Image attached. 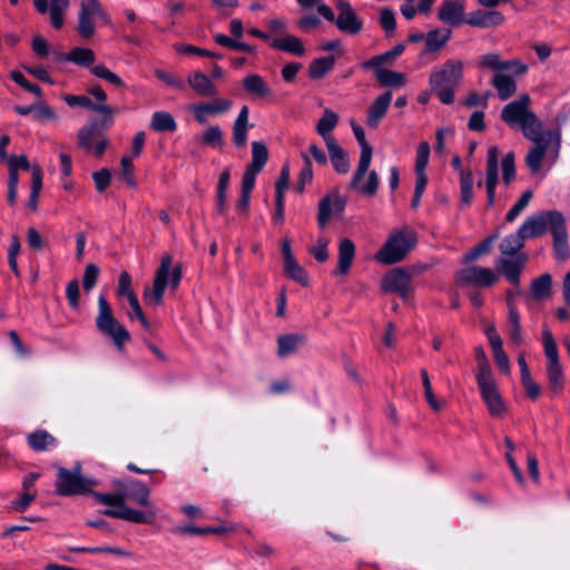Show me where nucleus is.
<instances>
[{
    "label": "nucleus",
    "mask_w": 570,
    "mask_h": 570,
    "mask_svg": "<svg viewBox=\"0 0 570 570\" xmlns=\"http://www.w3.org/2000/svg\"><path fill=\"white\" fill-rule=\"evenodd\" d=\"M183 277L181 264L173 266V258L166 254L161 257L160 265L155 273L153 287H145L144 302L147 306L157 307L164 302V294L168 285L171 292H176Z\"/></svg>",
    "instance_id": "obj_1"
},
{
    "label": "nucleus",
    "mask_w": 570,
    "mask_h": 570,
    "mask_svg": "<svg viewBox=\"0 0 570 570\" xmlns=\"http://www.w3.org/2000/svg\"><path fill=\"white\" fill-rule=\"evenodd\" d=\"M463 78V62L458 59L445 61L441 69L430 76V88L442 104L450 105L454 101L455 88Z\"/></svg>",
    "instance_id": "obj_2"
},
{
    "label": "nucleus",
    "mask_w": 570,
    "mask_h": 570,
    "mask_svg": "<svg viewBox=\"0 0 570 570\" xmlns=\"http://www.w3.org/2000/svg\"><path fill=\"white\" fill-rule=\"evenodd\" d=\"M416 244V234L413 229L405 227L401 230H393L385 244L376 253L377 262L385 265H393L409 254Z\"/></svg>",
    "instance_id": "obj_3"
},
{
    "label": "nucleus",
    "mask_w": 570,
    "mask_h": 570,
    "mask_svg": "<svg viewBox=\"0 0 570 570\" xmlns=\"http://www.w3.org/2000/svg\"><path fill=\"white\" fill-rule=\"evenodd\" d=\"M96 327L101 335L109 337L120 352L125 348V344L131 340L129 332L115 317L110 304L102 295L98 297Z\"/></svg>",
    "instance_id": "obj_4"
},
{
    "label": "nucleus",
    "mask_w": 570,
    "mask_h": 570,
    "mask_svg": "<svg viewBox=\"0 0 570 570\" xmlns=\"http://www.w3.org/2000/svg\"><path fill=\"white\" fill-rule=\"evenodd\" d=\"M95 485H97V481L80 475V464H77L73 471L65 468L58 470L56 492L61 497L86 494Z\"/></svg>",
    "instance_id": "obj_5"
},
{
    "label": "nucleus",
    "mask_w": 570,
    "mask_h": 570,
    "mask_svg": "<svg viewBox=\"0 0 570 570\" xmlns=\"http://www.w3.org/2000/svg\"><path fill=\"white\" fill-rule=\"evenodd\" d=\"M454 279L460 287L489 288L498 282L499 276L489 267L475 265L458 271Z\"/></svg>",
    "instance_id": "obj_6"
},
{
    "label": "nucleus",
    "mask_w": 570,
    "mask_h": 570,
    "mask_svg": "<svg viewBox=\"0 0 570 570\" xmlns=\"http://www.w3.org/2000/svg\"><path fill=\"white\" fill-rule=\"evenodd\" d=\"M102 119H92L81 127L77 134L78 147L85 150H91L92 142L106 137L105 132L114 122L115 112H101Z\"/></svg>",
    "instance_id": "obj_7"
},
{
    "label": "nucleus",
    "mask_w": 570,
    "mask_h": 570,
    "mask_svg": "<svg viewBox=\"0 0 570 570\" xmlns=\"http://www.w3.org/2000/svg\"><path fill=\"white\" fill-rule=\"evenodd\" d=\"M550 232L553 236V250L556 258L567 261L570 256L568 234L563 215L557 210L549 212Z\"/></svg>",
    "instance_id": "obj_8"
},
{
    "label": "nucleus",
    "mask_w": 570,
    "mask_h": 570,
    "mask_svg": "<svg viewBox=\"0 0 570 570\" xmlns=\"http://www.w3.org/2000/svg\"><path fill=\"white\" fill-rule=\"evenodd\" d=\"M351 127L355 135V138L357 139V141L361 146V155H360L358 165H357V168H356V170L350 181V185H348L350 188H356L358 185V181L363 179L364 175L366 174V171L370 168L373 148L366 141L365 132L360 125H357L354 120H352Z\"/></svg>",
    "instance_id": "obj_9"
},
{
    "label": "nucleus",
    "mask_w": 570,
    "mask_h": 570,
    "mask_svg": "<svg viewBox=\"0 0 570 570\" xmlns=\"http://www.w3.org/2000/svg\"><path fill=\"white\" fill-rule=\"evenodd\" d=\"M481 397L489 413L493 417H501L505 412V405L493 376L476 381Z\"/></svg>",
    "instance_id": "obj_10"
},
{
    "label": "nucleus",
    "mask_w": 570,
    "mask_h": 570,
    "mask_svg": "<svg viewBox=\"0 0 570 570\" xmlns=\"http://www.w3.org/2000/svg\"><path fill=\"white\" fill-rule=\"evenodd\" d=\"M381 288L384 293H395L407 299L412 293L411 275L404 268H394L382 278Z\"/></svg>",
    "instance_id": "obj_11"
},
{
    "label": "nucleus",
    "mask_w": 570,
    "mask_h": 570,
    "mask_svg": "<svg viewBox=\"0 0 570 570\" xmlns=\"http://www.w3.org/2000/svg\"><path fill=\"white\" fill-rule=\"evenodd\" d=\"M338 16L335 19L337 29L347 35H357L363 29L362 20L356 16L352 6L345 0H336Z\"/></svg>",
    "instance_id": "obj_12"
},
{
    "label": "nucleus",
    "mask_w": 570,
    "mask_h": 570,
    "mask_svg": "<svg viewBox=\"0 0 570 570\" xmlns=\"http://www.w3.org/2000/svg\"><path fill=\"white\" fill-rule=\"evenodd\" d=\"M530 102L529 95H522L518 100L507 104L501 111V119L510 127H521L531 114Z\"/></svg>",
    "instance_id": "obj_13"
},
{
    "label": "nucleus",
    "mask_w": 570,
    "mask_h": 570,
    "mask_svg": "<svg viewBox=\"0 0 570 570\" xmlns=\"http://www.w3.org/2000/svg\"><path fill=\"white\" fill-rule=\"evenodd\" d=\"M528 256L519 254L515 258L501 257L495 262L497 269L515 287V293H521L520 275L524 268Z\"/></svg>",
    "instance_id": "obj_14"
},
{
    "label": "nucleus",
    "mask_w": 570,
    "mask_h": 570,
    "mask_svg": "<svg viewBox=\"0 0 570 570\" xmlns=\"http://www.w3.org/2000/svg\"><path fill=\"white\" fill-rule=\"evenodd\" d=\"M346 198L341 196L337 190L325 195L318 203L317 223L324 228L331 219L333 213L344 212Z\"/></svg>",
    "instance_id": "obj_15"
},
{
    "label": "nucleus",
    "mask_w": 570,
    "mask_h": 570,
    "mask_svg": "<svg viewBox=\"0 0 570 570\" xmlns=\"http://www.w3.org/2000/svg\"><path fill=\"white\" fill-rule=\"evenodd\" d=\"M98 0H83L80 6L77 31L80 37L89 39L95 33L94 18L97 12Z\"/></svg>",
    "instance_id": "obj_16"
},
{
    "label": "nucleus",
    "mask_w": 570,
    "mask_h": 570,
    "mask_svg": "<svg viewBox=\"0 0 570 570\" xmlns=\"http://www.w3.org/2000/svg\"><path fill=\"white\" fill-rule=\"evenodd\" d=\"M104 514L107 517L121 519L138 524H151L156 520V513L153 510L140 511L127 507L125 503L120 510L106 509Z\"/></svg>",
    "instance_id": "obj_17"
},
{
    "label": "nucleus",
    "mask_w": 570,
    "mask_h": 570,
    "mask_svg": "<svg viewBox=\"0 0 570 570\" xmlns=\"http://www.w3.org/2000/svg\"><path fill=\"white\" fill-rule=\"evenodd\" d=\"M232 106L229 99H217L214 102L190 105L189 110L193 112L195 119L204 125L207 122V115H218L226 112Z\"/></svg>",
    "instance_id": "obj_18"
},
{
    "label": "nucleus",
    "mask_w": 570,
    "mask_h": 570,
    "mask_svg": "<svg viewBox=\"0 0 570 570\" xmlns=\"http://www.w3.org/2000/svg\"><path fill=\"white\" fill-rule=\"evenodd\" d=\"M391 101H392V92L385 91L384 94H382L377 98H375V100L371 104V106L367 109V116H366V125L370 128H372V129L377 128L381 120L385 117Z\"/></svg>",
    "instance_id": "obj_19"
},
{
    "label": "nucleus",
    "mask_w": 570,
    "mask_h": 570,
    "mask_svg": "<svg viewBox=\"0 0 570 570\" xmlns=\"http://www.w3.org/2000/svg\"><path fill=\"white\" fill-rule=\"evenodd\" d=\"M149 489L146 484L140 481L130 480L126 483L125 489L120 491V494L124 498V503L126 500H129L141 507H150L151 503L149 501Z\"/></svg>",
    "instance_id": "obj_20"
},
{
    "label": "nucleus",
    "mask_w": 570,
    "mask_h": 570,
    "mask_svg": "<svg viewBox=\"0 0 570 570\" xmlns=\"http://www.w3.org/2000/svg\"><path fill=\"white\" fill-rule=\"evenodd\" d=\"M550 230L549 212L529 217L519 228L523 237L535 238Z\"/></svg>",
    "instance_id": "obj_21"
},
{
    "label": "nucleus",
    "mask_w": 570,
    "mask_h": 570,
    "mask_svg": "<svg viewBox=\"0 0 570 570\" xmlns=\"http://www.w3.org/2000/svg\"><path fill=\"white\" fill-rule=\"evenodd\" d=\"M520 128L522 129L523 136L533 142L551 140L552 138V131H543V125L533 111L528 115Z\"/></svg>",
    "instance_id": "obj_22"
},
{
    "label": "nucleus",
    "mask_w": 570,
    "mask_h": 570,
    "mask_svg": "<svg viewBox=\"0 0 570 570\" xmlns=\"http://www.w3.org/2000/svg\"><path fill=\"white\" fill-rule=\"evenodd\" d=\"M504 21V16L500 11L475 10L469 13L465 22L472 27L490 28L500 26Z\"/></svg>",
    "instance_id": "obj_23"
},
{
    "label": "nucleus",
    "mask_w": 570,
    "mask_h": 570,
    "mask_svg": "<svg viewBox=\"0 0 570 570\" xmlns=\"http://www.w3.org/2000/svg\"><path fill=\"white\" fill-rule=\"evenodd\" d=\"M438 18L452 26H459L464 19V7L462 3L453 0H445L439 8Z\"/></svg>",
    "instance_id": "obj_24"
},
{
    "label": "nucleus",
    "mask_w": 570,
    "mask_h": 570,
    "mask_svg": "<svg viewBox=\"0 0 570 570\" xmlns=\"http://www.w3.org/2000/svg\"><path fill=\"white\" fill-rule=\"evenodd\" d=\"M325 144L334 169L340 174H346L350 170V160L345 150L334 137H325Z\"/></svg>",
    "instance_id": "obj_25"
},
{
    "label": "nucleus",
    "mask_w": 570,
    "mask_h": 570,
    "mask_svg": "<svg viewBox=\"0 0 570 570\" xmlns=\"http://www.w3.org/2000/svg\"><path fill=\"white\" fill-rule=\"evenodd\" d=\"M249 109L243 106L233 125V142L237 148H244L247 144V130L253 125L248 122Z\"/></svg>",
    "instance_id": "obj_26"
},
{
    "label": "nucleus",
    "mask_w": 570,
    "mask_h": 570,
    "mask_svg": "<svg viewBox=\"0 0 570 570\" xmlns=\"http://www.w3.org/2000/svg\"><path fill=\"white\" fill-rule=\"evenodd\" d=\"M187 81L199 96L214 97L217 95L215 83L202 71L189 73Z\"/></svg>",
    "instance_id": "obj_27"
},
{
    "label": "nucleus",
    "mask_w": 570,
    "mask_h": 570,
    "mask_svg": "<svg viewBox=\"0 0 570 570\" xmlns=\"http://www.w3.org/2000/svg\"><path fill=\"white\" fill-rule=\"evenodd\" d=\"M355 257V245L350 238H343L338 246V264L335 273L346 275Z\"/></svg>",
    "instance_id": "obj_28"
},
{
    "label": "nucleus",
    "mask_w": 570,
    "mask_h": 570,
    "mask_svg": "<svg viewBox=\"0 0 570 570\" xmlns=\"http://www.w3.org/2000/svg\"><path fill=\"white\" fill-rule=\"evenodd\" d=\"M306 342V335L302 333L283 334L277 337V355L285 357L296 352L298 346Z\"/></svg>",
    "instance_id": "obj_29"
},
{
    "label": "nucleus",
    "mask_w": 570,
    "mask_h": 570,
    "mask_svg": "<svg viewBox=\"0 0 570 570\" xmlns=\"http://www.w3.org/2000/svg\"><path fill=\"white\" fill-rule=\"evenodd\" d=\"M242 85L248 94L258 98H269L273 96V90L259 75L253 73L246 76L243 79Z\"/></svg>",
    "instance_id": "obj_30"
},
{
    "label": "nucleus",
    "mask_w": 570,
    "mask_h": 570,
    "mask_svg": "<svg viewBox=\"0 0 570 570\" xmlns=\"http://www.w3.org/2000/svg\"><path fill=\"white\" fill-rule=\"evenodd\" d=\"M452 35L451 29H433L425 36V48L423 53H431L440 50L450 40Z\"/></svg>",
    "instance_id": "obj_31"
},
{
    "label": "nucleus",
    "mask_w": 570,
    "mask_h": 570,
    "mask_svg": "<svg viewBox=\"0 0 570 570\" xmlns=\"http://www.w3.org/2000/svg\"><path fill=\"white\" fill-rule=\"evenodd\" d=\"M551 140L535 141L525 156V164L535 174L542 167V161Z\"/></svg>",
    "instance_id": "obj_32"
},
{
    "label": "nucleus",
    "mask_w": 570,
    "mask_h": 570,
    "mask_svg": "<svg viewBox=\"0 0 570 570\" xmlns=\"http://www.w3.org/2000/svg\"><path fill=\"white\" fill-rule=\"evenodd\" d=\"M63 100L69 107H82L99 114L116 111L109 105L92 102L87 96L65 95Z\"/></svg>",
    "instance_id": "obj_33"
},
{
    "label": "nucleus",
    "mask_w": 570,
    "mask_h": 570,
    "mask_svg": "<svg viewBox=\"0 0 570 570\" xmlns=\"http://www.w3.org/2000/svg\"><path fill=\"white\" fill-rule=\"evenodd\" d=\"M27 442L33 451L43 452L56 445L57 440L45 430H36L27 435Z\"/></svg>",
    "instance_id": "obj_34"
},
{
    "label": "nucleus",
    "mask_w": 570,
    "mask_h": 570,
    "mask_svg": "<svg viewBox=\"0 0 570 570\" xmlns=\"http://www.w3.org/2000/svg\"><path fill=\"white\" fill-rule=\"evenodd\" d=\"M473 174L471 170L460 173V208L469 207L473 202Z\"/></svg>",
    "instance_id": "obj_35"
},
{
    "label": "nucleus",
    "mask_w": 570,
    "mask_h": 570,
    "mask_svg": "<svg viewBox=\"0 0 570 570\" xmlns=\"http://www.w3.org/2000/svg\"><path fill=\"white\" fill-rule=\"evenodd\" d=\"M271 47L276 50L289 52L296 56H303L305 53L303 42L299 38L293 35H287L281 39H274L271 42Z\"/></svg>",
    "instance_id": "obj_36"
},
{
    "label": "nucleus",
    "mask_w": 570,
    "mask_h": 570,
    "mask_svg": "<svg viewBox=\"0 0 570 570\" xmlns=\"http://www.w3.org/2000/svg\"><path fill=\"white\" fill-rule=\"evenodd\" d=\"M492 86L497 89L500 100H508L517 91L515 80L503 73H497L493 77Z\"/></svg>",
    "instance_id": "obj_37"
},
{
    "label": "nucleus",
    "mask_w": 570,
    "mask_h": 570,
    "mask_svg": "<svg viewBox=\"0 0 570 570\" xmlns=\"http://www.w3.org/2000/svg\"><path fill=\"white\" fill-rule=\"evenodd\" d=\"M499 232L485 237L482 242L472 247L462 258L463 264H470L479 257L490 253L493 243L498 239Z\"/></svg>",
    "instance_id": "obj_38"
},
{
    "label": "nucleus",
    "mask_w": 570,
    "mask_h": 570,
    "mask_svg": "<svg viewBox=\"0 0 570 570\" xmlns=\"http://www.w3.org/2000/svg\"><path fill=\"white\" fill-rule=\"evenodd\" d=\"M230 179V171L225 168L218 178L217 193H216V209L219 214H225L227 210V189Z\"/></svg>",
    "instance_id": "obj_39"
},
{
    "label": "nucleus",
    "mask_w": 570,
    "mask_h": 570,
    "mask_svg": "<svg viewBox=\"0 0 570 570\" xmlns=\"http://www.w3.org/2000/svg\"><path fill=\"white\" fill-rule=\"evenodd\" d=\"M150 128L157 132H173L177 128L174 117L167 111H156L151 117Z\"/></svg>",
    "instance_id": "obj_40"
},
{
    "label": "nucleus",
    "mask_w": 570,
    "mask_h": 570,
    "mask_svg": "<svg viewBox=\"0 0 570 570\" xmlns=\"http://www.w3.org/2000/svg\"><path fill=\"white\" fill-rule=\"evenodd\" d=\"M552 277L550 274H542L531 283L530 294L533 299H544L551 295Z\"/></svg>",
    "instance_id": "obj_41"
},
{
    "label": "nucleus",
    "mask_w": 570,
    "mask_h": 570,
    "mask_svg": "<svg viewBox=\"0 0 570 570\" xmlns=\"http://www.w3.org/2000/svg\"><path fill=\"white\" fill-rule=\"evenodd\" d=\"M42 188V170L40 166H32V177H31V191L27 203L28 208L31 212H37L38 209V199Z\"/></svg>",
    "instance_id": "obj_42"
},
{
    "label": "nucleus",
    "mask_w": 570,
    "mask_h": 570,
    "mask_svg": "<svg viewBox=\"0 0 570 570\" xmlns=\"http://www.w3.org/2000/svg\"><path fill=\"white\" fill-rule=\"evenodd\" d=\"M335 63V57L334 56H327V57H321L317 59H314L308 67V76L312 79H321L323 78L328 71H331Z\"/></svg>",
    "instance_id": "obj_43"
},
{
    "label": "nucleus",
    "mask_w": 570,
    "mask_h": 570,
    "mask_svg": "<svg viewBox=\"0 0 570 570\" xmlns=\"http://www.w3.org/2000/svg\"><path fill=\"white\" fill-rule=\"evenodd\" d=\"M547 377L551 392L557 395L564 385L563 371L560 363L547 364Z\"/></svg>",
    "instance_id": "obj_44"
},
{
    "label": "nucleus",
    "mask_w": 570,
    "mask_h": 570,
    "mask_svg": "<svg viewBox=\"0 0 570 570\" xmlns=\"http://www.w3.org/2000/svg\"><path fill=\"white\" fill-rule=\"evenodd\" d=\"M376 80L382 87L399 88L405 85V76L402 72L389 69H379Z\"/></svg>",
    "instance_id": "obj_45"
},
{
    "label": "nucleus",
    "mask_w": 570,
    "mask_h": 570,
    "mask_svg": "<svg viewBox=\"0 0 570 570\" xmlns=\"http://www.w3.org/2000/svg\"><path fill=\"white\" fill-rule=\"evenodd\" d=\"M268 160V149L262 141L252 142V161L246 166L253 170L262 171Z\"/></svg>",
    "instance_id": "obj_46"
},
{
    "label": "nucleus",
    "mask_w": 570,
    "mask_h": 570,
    "mask_svg": "<svg viewBox=\"0 0 570 570\" xmlns=\"http://www.w3.org/2000/svg\"><path fill=\"white\" fill-rule=\"evenodd\" d=\"M525 238L518 229L515 234L509 235L505 237L499 248L503 256H514L521 248L524 246Z\"/></svg>",
    "instance_id": "obj_47"
},
{
    "label": "nucleus",
    "mask_w": 570,
    "mask_h": 570,
    "mask_svg": "<svg viewBox=\"0 0 570 570\" xmlns=\"http://www.w3.org/2000/svg\"><path fill=\"white\" fill-rule=\"evenodd\" d=\"M337 122H338V115L336 112H334L333 110L325 109L323 116L317 121L316 131L324 139H325V137H332L328 134L336 127Z\"/></svg>",
    "instance_id": "obj_48"
},
{
    "label": "nucleus",
    "mask_w": 570,
    "mask_h": 570,
    "mask_svg": "<svg viewBox=\"0 0 570 570\" xmlns=\"http://www.w3.org/2000/svg\"><path fill=\"white\" fill-rule=\"evenodd\" d=\"M474 357L478 362V372L475 374V380L478 381L493 376L490 362L487 357L484 348L481 345L474 347Z\"/></svg>",
    "instance_id": "obj_49"
},
{
    "label": "nucleus",
    "mask_w": 570,
    "mask_h": 570,
    "mask_svg": "<svg viewBox=\"0 0 570 570\" xmlns=\"http://www.w3.org/2000/svg\"><path fill=\"white\" fill-rule=\"evenodd\" d=\"M284 273L302 286H308V275L296 259L284 264Z\"/></svg>",
    "instance_id": "obj_50"
},
{
    "label": "nucleus",
    "mask_w": 570,
    "mask_h": 570,
    "mask_svg": "<svg viewBox=\"0 0 570 570\" xmlns=\"http://www.w3.org/2000/svg\"><path fill=\"white\" fill-rule=\"evenodd\" d=\"M95 59V52L89 48L75 47L70 51V61L81 67H90Z\"/></svg>",
    "instance_id": "obj_51"
},
{
    "label": "nucleus",
    "mask_w": 570,
    "mask_h": 570,
    "mask_svg": "<svg viewBox=\"0 0 570 570\" xmlns=\"http://www.w3.org/2000/svg\"><path fill=\"white\" fill-rule=\"evenodd\" d=\"M544 354L547 356V364L560 363L556 341L550 330L546 328L542 332Z\"/></svg>",
    "instance_id": "obj_52"
},
{
    "label": "nucleus",
    "mask_w": 570,
    "mask_h": 570,
    "mask_svg": "<svg viewBox=\"0 0 570 570\" xmlns=\"http://www.w3.org/2000/svg\"><path fill=\"white\" fill-rule=\"evenodd\" d=\"M228 531L229 530L225 527H194V525L179 527L176 530V532H179L183 534H195V535L224 534V533H227Z\"/></svg>",
    "instance_id": "obj_53"
},
{
    "label": "nucleus",
    "mask_w": 570,
    "mask_h": 570,
    "mask_svg": "<svg viewBox=\"0 0 570 570\" xmlns=\"http://www.w3.org/2000/svg\"><path fill=\"white\" fill-rule=\"evenodd\" d=\"M502 181L509 187L515 178L514 154L512 151L505 154L501 160Z\"/></svg>",
    "instance_id": "obj_54"
},
{
    "label": "nucleus",
    "mask_w": 570,
    "mask_h": 570,
    "mask_svg": "<svg viewBox=\"0 0 570 570\" xmlns=\"http://www.w3.org/2000/svg\"><path fill=\"white\" fill-rule=\"evenodd\" d=\"M202 141L204 145L213 148L222 147L224 145V136L222 129L218 126L208 127L202 136Z\"/></svg>",
    "instance_id": "obj_55"
},
{
    "label": "nucleus",
    "mask_w": 570,
    "mask_h": 570,
    "mask_svg": "<svg viewBox=\"0 0 570 570\" xmlns=\"http://www.w3.org/2000/svg\"><path fill=\"white\" fill-rule=\"evenodd\" d=\"M330 244V239L325 236L317 238L315 245L308 247V253L320 263H325L330 255L327 250V246Z\"/></svg>",
    "instance_id": "obj_56"
},
{
    "label": "nucleus",
    "mask_w": 570,
    "mask_h": 570,
    "mask_svg": "<svg viewBox=\"0 0 570 570\" xmlns=\"http://www.w3.org/2000/svg\"><path fill=\"white\" fill-rule=\"evenodd\" d=\"M90 72L95 75L96 77L104 79L115 87H124V81L114 72H111L107 67L104 65H97L92 66L90 68Z\"/></svg>",
    "instance_id": "obj_57"
},
{
    "label": "nucleus",
    "mask_w": 570,
    "mask_h": 570,
    "mask_svg": "<svg viewBox=\"0 0 570 570\" xmlns=\"http://www.w3.org/2000/svg\"><path fill=\"white\" fill-rule=\"evenodd\" d=\"M532 196H533L532 190H530V189L525 190L521 195V197L518 199V202L512 206V208L507 213L505 220L508 223L513 222L519 216V214L528 206Z\"/></svg>",
    "instance_id": "obj_58"
},
{
    "label": "nucleus",
    "mask_w": 570,
    "mask_h": 570,
    "mask_svg": "<svg viewBox=\"0 0 570 570\" xmlns=\"http://www.w3.org/2000/svg\"><path fill=\"white\" fill-rule=\"evenodd\" d=\"M430 157V145L426 141H421L416 150L415 173H425Z\"/></svg>",
    "instance_id": "obj_59"
},
{
    "label": "nucleus",
    "mask_w": 570,
    "mask_h": 570,
    "mask_svg": "<svg viewBox=\"0 0 570 570\" xmlns=\"http://www.w3.org/2000/svg\"><path fill=\"white\" fill-rule=\"evenodd\" d=\"M368 175H367V180L365 184L363 185H360L361 180L358 181V185L355 189H358L362 194L366 195V196H375L376 193H377V189H379V175L375 170H371V171H366Z\"/></svg>",
    "instance_id": "obj_60"
},
{
    "label": "nucleus",
    "mask_w": 570,
    "mask_h": 570,
    "mask_svg": "<svg viewBox=\"0 0 570 570\" xmlns=\"http://www.w3.org/2000/svg\"><path fill=\"white\" fill-rule=\"evenodd\" d=\"M90 493L98 500V502L117 508L116 510H120L124 505V498L120 492L117 493H99L90 490Z\"/></svg>",
    "instance_id": "obj_61"
},
{
    "label": "nucleus",
    "mask_w": 570,
    "mask_h": 570,
    "mask_svg": "<svg viewBox=\"0 0 570 570\" xmlns=\"http://www.w3.org/2000/svg\"><path fill=\"white\" fill-rule=\"evenodd\" d=\"M380 23L386 37H392L395 32L396 21L394 12L389 8L381 10Z\"/></svg>",
    "instance_id": "obj_62"
},
{
    "label": "nucleus",
    "mask_w": 570,
    "mask_h": 570,
    "mask_svg": "<svg viewBox=\"0 0 570 570\" xmlns=\"http://www.w3.org/2000/svg\"><path fill=\"white\" fill-rule=\"evenodd\" d=\"M33 119L38 121L56 120L55 110L43 101L35 102Z\"/></svg>",
    "instance_id": "obj_63"
},
{
    "label": "nucleus",
    "mask_w": 570,
    "mask_h": 570,
    "mask_svg": "<svg viewBox=\"0 0 570 570\" xmlns=\"http://www.w3.org/2000/svg\"><path fill=\"white\" fill-rule=\"evenodd\" d=\"M96 190L102 194L110 185L111 173L108 168H101L92 174Z\"/></svg>",
    "instance_id": "obj_64"
}]
</instances>
